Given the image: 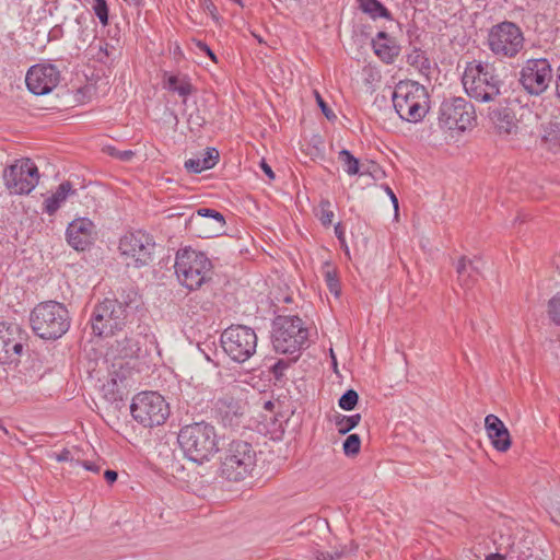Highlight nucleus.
Listing matches in <instances>:
<instances>
[{
    "label": "nucleus",
    "mask_w": 560,
    "mask_h": 560,
    "mask_svg": "<svg viewBox=\"0 0 560 560\" xmlns=\"http://www.w3.org/2000/svg\"><path fill=\"white\" fill-rule=\"evenodd\" d=\"M315 95H316L317 104L320 107L323 114L326 116V118H328V119L336 118V115L329 108V106L326 104V102L323 100V97L319 95V93L315 92Z\"/></svg>",
    "instance_id": "a18cd8bd"
},
{
    "label": "nucleus",
    "mask_w": 560,
    "mask_h": 560,
    "mask_svg": "<svg viewBox=\"0 0 560 560\" xmlns=\"http://www.w3.org/2000/svg\"><path fill=\"white\" fill-rule=\"evenodd\" d=\"M475 106L464 97H451L441 103L439 125L447 130L465 131L476 126Z\"/></svg>",
    "instance_id": "9d476101"
},
{
    "label": "nucleus",
    "mask_w": 560,
    "mask_h": 560,
    "mask_svg": "<svg viewBox=\"0 0 560 560\" xmlns=\"http://www.w3.org/2000/svg\"><path fill=\"white\" fill-rule=\"evenodd\" d=\"M489 118L501 135H512L517 131V122L514 113L509 107L489 108Z\"/></svg>",
    "instance_id": "b1692460"
},
{
    "label": "nucleus",
    "mask_w": 560,
    "mask_h": 560,
    "mask_svg": "<svg viewBox=\"0 0 560 560\" xmlns=\"http://www.w3.org/2000/svg\"><path fill=\"white\" fill-rule=\"evenodd\" d=\"M221 476L231 481H241L252 475L257 465V453L244 440H232L222 450Z\"/></svg>",
    "instance_id": "39448f33"
},
{
    "label": "nucleus",
    "mask_w": 560,
    "mask_h": 560,
    "mask_svg": "<svg viewBox=\"0 0 560 560\" xmlns=\"http://www.w3.org/2000/svg\"><path fill=\"white\" fill-rule=\"evenodd\" d=\"M552 2V16L560 23V0H551Z\"/></svg>",
    "instance_id": "3c124183"
},
{
    "label": "nucleus",
    "mask_w": 560,
    "mask_h": 560,
    "mask_svg": "<svg viewBox=\"0 0 560 560\" xmlns=\"http://www.w3.org/2000/svg\"><path fill=\"white\" fill-rule=\"evenodd\" d=\"M556 96L560 100V63L556 72Z\"/></svg>",
    "instance_id": "13d9d810"
},
{
    "label": "nucleus",
    "mask_w": 560,
    "mask_h": 560,
    "mask_svg": "<svg viewBox=\"0 0 560 560\" xmlns=\"http://www.w3.org/2000/svg\"><path fill=\"white\" fill-rule=\"evenodd\" d=\"M115 48L110 46L106 42H101L98 45V50L96 54V58L100 62H106V60L112 56Z\"/></svg>",
    "instance_id": "79ce46f5"
},
{
    "label": "nucleus",
    "mask_w": 560,
    "mask_h": 560,
    "mask_svg": "<svg viewBox=\"0 0 560 560\" xmlns=\"http://www.w3.org/2000/svg\"><path fill=\"white\" fill-rule=\"evenodd\" d=\"M338 160L342 163L345 172L348 175L360 174V162L349 150L342 149L338 153Z\"/></svg>",
    "instance_id": "473e14b6"
},
{
    "label": "nucleus",
    "mask_w": 560,
    "mask_h": 560,
    "mask_svg": "<svg viewBox=\"0 0 560 560\" xmlns=\"http://www.w3.org/2000/svg\"><path fill=\"white\" fill-rule=\"evenodd\" d=\"M393 104L402 120L418 122L429 110V94L427 89L416 81H400L395 86Z\"/></svg>",
    "instance_id": "423d86ee"
},
{
    "label": "nucleus",
    "mask_w": 560,
    "mask_h": 560,
    "mask_svg": "<svg viewBox=\"0 0 560 560\" xmlns=\"http://www.w3.org/2000/svg\"><path fill=\"white\" fill-rule=\"evenodd\" d=\"M359 9L371 19L392 20V13L378 0H357Z\"/></svg>",
    "instance_id": "c85d7f7f"
},
{
    "label": "nucleus",
    "mask_w": 560,
    "mask_h": 560,
    "mask_svg": "<svg viewBox=\"0 0 560 560\" xmlns=\"http://www.w3.org/2000/svg\"><path fill=\"white\" fill-rule=\"evenodd\" d=\"M270 405H271V401H268L267 405H266L267 408H270Z\"/></svg>",
    "instance_id": "338daca9"
},
{
    "label": "nucleus",
    "mask_w": 560,
    "mask_h": 560,
    "mask_svg": "<svg viewBox=\"0 0 560 560\" xmlns=\"http://www.w3.org/2000/svg\"><path fill=\"white\" fill-rule=\"evenodd\" d=\"M361 448V439L359 434H349L343 441L342 450L346 456H355Z\"/></svg>",
    "instance_id": "72a5a7b5"
},
{
    "label": "nucleus",
    "mask_w": 560,
    "mask_h": 560,
    "mask_svg": "<svg viewBox=\"0 0 560 560\" xmlns=\"http://www.w3.org/2000/svg\"><path fill=\"white\" fill-rule=\"evenodd\" d=\"M198 349L200 352L203 353L207 361L212 362L215 365L219 364L215 360V358L218 355V350H217L215 343L213 341L212 342H209V341L200 342L198 345Z\"/></svg>",
    "instance_id": "58836bf2"
},
{
    "label": "nucleus",
    "mask_w": 560,
    "mask_h": 560,
    "mask_svg": "<svg viewBox=\"0 0 560 560\" xmlns=\"http://www.w3.org/2000/svg\"><path fill=\"white\" fill-rule=\"evenodd\" d=\"M260 167L264 171V173L268 176L269 179H273L275 178V173H273L272 168L270 167L269 164L266 163L265 160H262L260 162Z\"/></svg>",
    "instance_id": "5fc2aeb1"
},
{
    "label": "nucleus",
    "mask_w": 560,
    "mask_h": 560,
    "mask_svg": "<svg viewBox=\"0 0 560 560\" xmlns=\"http://www.w3.org/2000/svg\"><path fill=\"white\" fill-rule=\"evenodd\" d=\"M3 182L11 195H28L38 185V167L28 158L18 160L3 171Z\"/></svg>",
    "instance_id": "ddd939ff"
},
{
    "label": "nucleus",
    "mask_w": 560,
    "mask_h": 560,
    "mask_svg": "<svg viewBox=\"0 0 560 560\" xmlns=\"http://www.w3.org/2000/svg\"><path fill=\"white\" fill-rule=\"evenodd\" d=\"M139 306V295L132 289L122 291L120 298H106L94 306L91 324L96 336L107 337L120 331Z\"/></svg>",
    "instance_id": "f257e3e1"
},
{
    "label": "nucleus",
    "mask_w": 560,
    "mask_h": 560,
    "mask_svg": "<svg viewBox=\"0 0 560 560\" xmlns=\"http://www.w3.org/2000/svg\"><path fill=\"white\" fill-rule=\"evenodd\" d=\"M385 191L387 192L388 198H390L395 209L397 210L398 209V200H397V197L395 196L394 191L387 185H385Z\"/></svg>",
    "instance_id": "4d7b16f0"
},
{
    "label": "nucleus",
    "mask_w": 560,
    "mask_h": 560,
    "mask_svg": "<svg viewBox=\"0 0 560 560\" xmlns=\"http://www.w3.org/2000/svg\"><path fill=\"white\" fill-rule=\"evenodd\" d=\"M343 556V551H317L315 555L316 560H335Z\"/></svg>",
    "instance_id": "de8ad7c7"
},
{
    "label": "nucleus",
    "mask_w": 560,
    "mask_h": 560,
    "mask_svg": "<svg viewBox=\"0 0 560 560\" xmlns=\"http://www.w3.org/2000/svg\"><path fill=\"white\" fill-rule=\"evenodd\" d=\"M34 334L44 340H57L70 328L71 318L67 307L56 301L37 304L30 315Z\"/></svg>",
    "instance_id": "7ed1b4c3"
},
{
    "label": "nucleus",
    "mask_w": 560,
    "mask_h": 560,
    "mask_svg": "<svg viewBox=\"0 0 560 560\" xmlns=\"http://www.w3.org/2000/svg\"><path fill=\"white\" fill-rule=\"evenodd\" d=\"M118 248L127 266L140 268L152 261L155 242L150 234L138 230L125 234L119 241Z\"/></svg>",
    "instance_id": "4468645a"
},
{
    "label": "nucleus",
    "mask_w": 560,
    "mask_h": 560,
    "mask_svg": "<svg viewBox=\"0 0 560 560\" xmlns=\"http://www.w3.org/2000/svg\"><path fill=\"white\" fill-rule=\"evenodd\" d=\"M359 401V395L354 389L346 390L338 400V405L346 411L353 410Z\"/></svg>",
    "instance_id": "c9c22d12"
},
{
    "label": "nucleus",
    "mask_w": 560,
    "mask_h": 560,
    "mask_svg": "<svg viewBox=\"0 0 560 560\" xmlns=\"http://www.w3.org/2000/svg\"><path fill=\"white\" fill-rule=\"evenodd\" d=\"M462 83L467 95L478 102H492L501 94L502 81L494 68L481 61L467 62Z\"/></svg>",
    "instance_id": "20e7f679"
},
{
    "label": "nucleus",
    "mask_w": 560,
    "mask_h": 560,
    "mask_svg": "<svg viewBox=\"0 0 560 560\" xmlns=\"http://www.w3.org/2000/svg\"><path fill=\"white\" fill-rule=\"evenodd\" d=\"M125 341L127 342V346L120 350L121 354L124 357H129V358L136 357L138 354V352L140 351L139 343L132 339H127V338Z\"/></svg>",
    "instance_id": "37998d69"
},
{
    "label": "nucleus",
    "mask_w": 560,
    "mask_h": 560,
    "mask_svg": "<svg viewBox=\"0 0 560 560\" xmlns=\"http://www.w3.org/2000/svg\"><path fill=\"white\" fill-rule=\"evenodd\" d=\"M324 279L326 282V285L330 293H332L336 298L340 295L341 285L338 278V275L335 269H327L324 272Z\"/></svg>",
    "instance_id": "f704fd0d"
},
{
    "label": "nucleus",
    "mask_w": 560,
    "mask_h": 560,
    "mask_svg": "<svg viewBox=\"0 0 560 560\" xmlns=\"http://www.w3.org/2000/svg\"><path fill=\"white\" fill-rule=\"evenodd\" d=\"M485 560H505V556H503L499 552H494V553L488 555Z\"/></svg>",
    "instance_id": "052dcab7"
},
{
    "label": "nucleus",
    "mask_w": 560,
    "mask_h": 560,
    "mask_svg": "<svg viewBox=\"0 0 560 560\" xmlns=\"http://www.w3.org/2000/svg\"><path fill=\"white\" fill-rule=\"evenodd\" d=\"M548 314L550 319L560 325V293L555 295L548 303Z\"/></svg>",
    "instance_id": "ea45409f"
},
{
    "label": "nucleus",
    "mask_w": 560,
    "mask_h": 560,
    "mask_svg": "<svg viewBox=\"0 0 560 560\" xmlns=\"http://www.w3.org/2000/svg\"><path fill=\"white\" fill-rule=\"evenodd\" d=\"M174 267L179 282L189 290H197L211 279L210 259L203 253L191 248L177 252Z\"/></svg>",
    "instance_id": "0eeeda50"
},
{
    "label": "nucleus",
    "mask_w": 560,
    "mask_h": 560,
    "mask_svg": "<svg viewBox=\"0 0 560 560\" xmlns=\"http://www.w3.org/2000/svg\"><path fill=\"white\" fill-rule=\"evenodd\" d=\"M165 88L173 93H177L184 100H186L194 90L187 78L178 75H168L165 82Z\"/></svg>",
    "instance_id": "c756f323"
},
{
    "label": "nucleus",
    "mask_w": 560,
    "mask_h": 560,
    "mask_svg": "<svg viewBox=\"0 0 560 560\" xmlns=\"http://www.w3.org/2000/svg\"><path fill=\"white\" fill-rule=\"evenodd\" d=\"M82 465L86 470L93 471L95 474L100 472L101 466L96 463L84 460Z\"/></svg>",
    "instance_id": "603ef678"
},
{
    "label": "nucleus",
    "mask_w": 560,
    "mask_h": 560,
    "mask_svg": "<svg viewBox=\"0 0 560 560\" xmlns=\"http://www.w3.org/2000/svg\"><path fill=\"white\" fill-rule=\"evenodd\" d=\"M200 7L208 12L211 18L218 22L220 20V15L218 14V10L212 0H200Z\"/></svg>",
    "instance_id": "c03bdc74"
},
{
    "label": "nucleus",
    "mask_w": 560,
    "mask_h": 560,
    "mask_svg": "<svg viewBox=\"0 0 560 560\" xmlns=\"http://www.w3.org/2000/svg\"><path fill=\"white\" fill-rule=\"evenodd\" d=\"M69 451H65L59 457L58 460H66L68 458Z\"/></svg>",
    "instance_id": "e2e57ef3"
},
{
    "label": "nucleus",
    "mask_w": 560,
    "mask_h": 560,
    "mask_svg": "<svg viewBox=\"0 0 560 560\" xmlns=\"http://www.w3.org/2000/svg\"><path fill=\"white\" fill-rule=\"evenodd\" d=\"M103 152L122 162H129L136 155L135 151L132 150L120 151L113 145H105L103 148Z\"/></svg>",
    "instance_id": "e433bc0d"
},
{
    "label": "nucleus",
    "mask_w": 560,
    "mask_h": 560,
    "mask_svg": "<svg viewBox=\"0 0 560 560\" xmlns=\"http://www.w3.org/2000/svg\"><path fill=\"white\" fill-rule=\"evenodd\" d=\"M214 412L223 427L235 430L244 424L246 404L230 395H224L214 402Z\"/></svg>",
    "instance_id": "a211bd4d"
},
{
    "label": "nucleus",
    "mask_w": 560,
    "mask_h": 560,
    "mask_svg": "<svg viewBox=\"0 0 560 560\" xmlns=\"http://www.w3.org/2000/svg\"><path fill=\"white\" fill-rule=\"evenodd\" d=\"M20 332L18 325L0 324V364H16L23 352V340L16 338Z\"/></svg>",
    "instance_id": "6ab92c4d"
},
{
    "label": "nucleus",
    "mask_w": 560,
    "mask_h": 560,
    "mask_svg": "<svg viewBox=\"0 0 560 560\" xmlns=\"http://www.w3.org/2000/svg\"><path fill=\"white\" fill-rule=\"evenodd\" d=\"M319 220L323 225H330L332 223L334 212L330 210V202L323 200L319 205Z\"/></svg>",
    "instance_id": "a19ab883"
},
{
    "label": "nucleus",
    "mask_w": 560,
    "mask_h": 560,
    "mask_svg": "<svg viewBox=\"0 0 560 560\" xmlns=\"http://www.w3.org/2000/svg\"><path fill=\"white\" fill-rule=\"evenodd\" d=\"M485 429L494 450L504 453L511 447L510 432L498 416L488 415L485 418Z\"/></svg>",
    "instance_id": "412c9836"
},
{
    "label": "nucleus",
    "mask_w": 560,
    "mask_h": 560,
    "mask_svg": "<svg viewBox=\"0 0 560 560\" xmlns=\"http://www.w3.org/2000/svg\"><path fill=\"white\" fill-rule=\"evenodd\" d=\"M334 421L336 427L338 428V432L340 434H347L360 423L361 415L355 413L351 416H346L342 413H337L334 417Z\"/></svg>",
    "instance_id": "7c9ffc66"
},
{
    "label": "nucleus",
    "mask_w": 560,
    "mask_h": 560,
    "mask_svg": "<svg viewBox=\"0 0 560 560\" xmlns=\"http://www.w3.org/2000/svg\"><path fill=\"white\" fill-rule=\"evenodd\" d=\"M232 1L237 3L238 5L243 7V1L242 0H232Z\"/></svg>",
    "instance_id": "0e129e2a"
},
{
    "label": "nucleus",
    "mask_w": 560,
    "mask_h": 560,
    "mask_svg": "<svg viewBox=\"0 0 560 560\" xmlns=\"http://www.w3.org/2000/svg\"><path fill=\"white\" fill-rule=\"evenodd\" d=\"M127 371L120 366L119 371L114 370L110 373V380L104 385L105 397L113 401H122L125 382L127 381Z\"/></svg>",
    "instance_id": "bb28decb"
},
{
    "label": "nucleus",
    "mask_w": 560,
    "mask_h": 560,
    "mask_svg": "<svg viewBox=\"0 0 560 560\" xmlns=\"http://www.w3.org/2000/svg\"><path fill=\"white\" fill-rule=\"evenodd\" d=\"M270 405H271V401H268L267 405H266L267 408H270Z\"/></svg>",
    "instance_id": "774afa93"
},
{
    "label": "nucleus",
    "mask_w": 560,
    "mask_h": 560,
    "mask_svg": "<svg viewBox=\"0 0 560 560\" xmlns=\"http://www.w3.org/2000/svg\"><path fill=\"white\" fill-rule=\"evenodd\" d=\"M195 43H196L197 48L200 51L205 52L207 56H209V58L212 61L217 62V56L214 55V52L210 49V47L206 43H203L201 40H195Z\"/></svg>",
    "instance_id": "8fccbe9b"
},
{
    "label": "nucleus",
    "mask_w": 560,
    "mask_h": 560,
    "mask_svg": "<svg viewBox=\"0 0 560 560\" xmlns=\"http://www.w3.org/2000/svg\"><path fill=\"white\" fill-rule=\"evenodd\" d=\"M539 131L542 143L549 150H560V121L557 118L541 122Z\"/></svg>",
    "instance_id": "cd10ccee"
},
{
    "label": "nucleus",
    "mask_w": 560,
    "mask_h": 560,
    "mask_svg": "<svg viewBox=\"0 0 560 560\" xmlns=\"http://www.w3.org/2000/svg\"><path fill=\"white\" fill-rule=\"evenodd\" d=\"M62 34V30L61 27L59 26H56L54 27L50 32H49V40H56V39H59L60 36Z\"/></svg>",
    "instance_id": "6e6d98bb"
},
{
    "label": "nucleus",
    "mask_w": 560,
    "mask_h": 560,
    "mask_svg": "<svg viewBox=\"0 0 560 560\" xmlns=\"http://www.w3.org/2000/svg\"><path fill=\"white\" fill-rule=\"evenodd\" d=\"M335 232H336L337 237H338L339 240H342V237H343V230H342V228L340 226V224H337V225L335 226Z\"/></svg>",
    "instance_id": "680f3d73"
},
{
    "label": "nucleus",
    "mask_w": 560,
    "mask_h": 560,
    "mask_svg": "<svg viewBox=\"0 0 560 560\" xmlns=\"http://www.w3.org/2000/svg\"><path fill=\"white\" fill-rule=\"evenodd\" d=\"M374 54L385 63H393L400 52L396 39L386 32H378L372 39Z\"/></svg>",
    "instance_id": "5701e85b"
},
{
    "label": "nucleus",
    "mask_w": 560,
    "mask_h": 560,
    "mask_svg": "<svg viewBox=\"0 0 560 560\" xmlns=\"http://www.w3.org/2000/svg\"><path fill=\"white\" fill-rule=\"evenodd\" d=\"M289 362L285 360H278L272 366V373L277 380L282 377L283 372L288 369Z\"/></svg>",
    "instance_id": "49530a36"
},
{
    "label": "nucleus",
    "mask_w": 560,
    "mask_h": 560,
    "mask_svg": "<svg viewBox=\"0 0 560 560\" xmlns=\"http://www.w3.org/2000/svg\"><path fill=\"white\" fill-rule=\"evenodd\" d=\"M512 560V558L510 559ZM516 560H541L539 557L537 556H534V555H525V553H522L520 556H517V559Z\"/></svg>",
    "instance_id": "bf43d9fd"
},
{
    "label": "nucleus",
    "mask_w": 560,
    "mask_h": 560,
    "mask_svg": "<svg viewBox=\"0 0 560 560\" xmlns=\"http://www.w3.org/2000/svg\"><path fill=\"white\" fill-rule=\"evenodd\" d=\"M93 223L89 219L82 218L73 220L66 231L68 244L75 250H84L92 243Z\"/></svg>",
    "instance_id": "aec40b11"
},
{
    "label": "nucleus",
    "mask_w": 560,
    "mask_h": 560,
    "mask_svg": "<svg viewBox=\"0 0 560 560\" xmlns=\"http://www.w3.org/2000/svg\"><path fill=\"white\" fill-rule=\"evenodd\" d=\"M117 477H118V474H117V471H115V470L107 469V470L104 472V478H105V480H106L109 485L114 483V482L117 480Z\"/></svg>",
    "instance_id": "864d4df0"
},
{
    "label": "nucleus",
    "mask_w": 560,
    "mask_h": 560,
    "mask_svg": "<svg viewBox=\"0 0 560 560\" xmlns=\"http://www.w3.org/2000/svg\"><path fill=\"white\" fill-rule=\"evenodd\" d=\"M93 10L103 26L108 25V5L106 0H94Z\"/></svg>",
    "instance_id": "4c0bfd02"
},
{
    "label": "nucleus",
    "mask_w": 560,
    "mask_h": 560,
    "mask_svg": "<svg viewBox=\"0 0 560 560\" xmlns=\"http://www.w3.org/2000/svg\"><path fill=\"white\" fill-rule=\"evenodd\" d=\"M178 444L185 456L197 464H202L219 451L215 428L205 421L184 425L178 433Z\"/></svg>",
    "instance_id": "f03ea898"
},
{
    "label": "nucleus",
    "mask_w": 560,
    "mask_h": 560,
    "mask_svg": "<svg viewBox=\"0 0 560 560\" xmlns=\"http://www.w3.org/2000/svg\"><path fill=\"white\" fill-rule=\"evenodd\" d=\"M186 229L198 237L210 238L224 233L225 219L214 209L199 208L186 221Z\"/></svg>",
    "instance_id": "dca6fc26"
},
{
    "label": "nucleus",
    "mask_w": 560,
    "mask_h": 560,
    "mask_svg": "<svg viewBox=\"0 0 560 560\" xmlns=\"http://www.w3.org/2000/svg\"><path fill=\"white\" fill-rule=\"evenodd\" d=\"M552 79V69L546 58L528 59L520 72V82L532 95L542 94Z\"/></svg>",
    "instance_id": "2eb2a0df"
},
{
    "label": "nucleus",
    "mask_w": 560,
    "mask_h": 560,
    "mask_svg": "<svg viewBox=\"0 0 560 560\" xmlns=\"http://www.w3.org/2000/svg\"><path fill=\"white\" fill-rule=\"evenodd\" d=\"M223 351L235 362L247 361L257 347V335L250 327L232 325L224 329L220 338Z\"/></svg>",
    "instance_id": "9b49d317"
},
{
    "label": "nucleus",
    "mask_w": 560,
    "mask_h": 560,
    "mask_svg": "<svg viewBox=\"0 0 560 560\" xmlns=\"http://www.w3.org/2000/svg\"><path fill=\"white\" fill-rule=\"evenodd\" d=\"M219 161V152L215 148H207L205 152L185 162V168L189 173L199 174L212 168Z\"/></svg>",
    "instance_id": "a878e982"
},
{
    "label": "nucleus",
    "mask_w": 560,
    "mask_h": 560,
    "mask_svg": "<svg viewBox=\"0 0 560 560\" xmlns=\"http://www.w3.org/2000/svg\"><path fill=\"white\" fill-rule=\"evenodd\" d=\"M364 174L371 175L374 179H380V178L384 177V175H385V173L374 162L371 163V166L369 168H366L365 171H363L361 173V175H364Z\"/></svg>",
    "instance_id": "09e8293b"
},
{
    "label": "nucleus",
    "mask_w": 560,
    "mask_h": 560,
    "mask_svg": "<svg viewBox=\"0 0 560 560\" xmlns=\"http://www.w3.org/2000/svg\"><path fill=\"white\" fill-rule=\"evenodd\" d=\"M74 195H77V190L73 188L72 184L69 180L62 182L57 187L56 191L44 200L43 211L48 215H54L68 197Z\"/></svg>",
    "instance_id": "393cba45"
},
{
    "label": "nucleus",
    "mask_w": 560,
    "mask_h": 560,
    "mask_svg": "<svg viewBox=\"0 0 560 560\" xmlns=\"http://www.w3.org/2000/svg\"><path fill=\"white\" fill-rule=\"evenodd\" d=\"M137 4H140L142 0H133Z\"/></svg>",
    "instance_id": "69168bd1"
},
{
    "label": "nucleus",
    "mask_w": 560,
    "mask_h": 560,
    "mask_svg": "<svg viewBox=\"0 0 560 560\" xmlns=\"http://www.w3.org/2000/svg\"><path fill=\"white\" fill-rule=\"evenodd\" d=\"M482 267L483 262L477 257L474 259H469L466 256L460 257L456 266L459 285L464 289L472 288L481 275Z\"/></svg>",
    "instance_id": "4be33fe9"
},
{
    "label": "nucleus",
    "mask_w": 560,
    "mask_h": 560,
    "mask_svg": "<svg viewBox=\"0 0 560 560\" xmlns=\"http://www.w3.org/2000/svg\"><path fill=\"white\" fill-rule=\"evenodd\" d=\"M408 63L416 67L424 75H429L431 71V62L421 50L416 49L408 55Z\"/></svg>",
    "instance_id": "2f4dec72"
},
{
    "label": "nucleus",
    "mask_w": 560,
    "mask_h": 560,
    "mask_svg": "<svg viewBox=\"0 0 560 560\" xmlns=\"http://www.w3.org/2000/svg\"><path fill=\"white\" fill-rule=\"evenodd\" d=\"M132 418L143 427L163 424L170 415L168 404L156 392H143L136 395L130 405Z\"/></svg>",
    "instance_id": "1a4fd4ad"
},
{
    "label": "nucleus",
    "mask_w": 560,
    "mask_h": 560,
    "mask_svg": "<svg viewBox=\"0 0 560 560\" xmlns=\"http://www.w3.org/2000/svg\"><path fill=\"white\" fill-rule=\"evenodd\" d=\"M488 46L499 58H514L524 47V36L515 23L504 21L489 30Z\"/></svg>",
    "instance_id": "f8f14e48"
},
{
    "label": "nucleus",
    "mask_w": 560,
    "mask_h": 560,
    "mask_svg": "<svg viewBox=\"0 0 560 560\" xmlns=\"http://www.w3.org/2000/svg\"><path fill=\"white\" fill-rule=\"evenodd\" d=\"M60 81V71L50 63H37L32 66L25 77L28 91L35 95L50 93Z\"/></svg>",
    "instance_id": "f3484780"
},
{
    "label": "nucleus",
    "mask_w": 560,
    "mask_h": 560,
    "mask_svg": "<svg viewBox=\"0 0 560 560\" xmlns=\"http://www.w3.org/2000/svg\"><path fill=\"white\" fill-rule=\"evenodd\" d=\"M308 332L298 316H277L273 320L272 345L277 352L294 354L305 348Z\"/></svg>",
    "instance_id": "6e6552de"
}]
</instances>
